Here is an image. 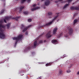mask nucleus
Here are the masks:
<instances>
[{
  "mask_svg": "<svg viewBox=\"0 0 79 79\" xmlns=\"http://www.w3.org/2000/svg\"><path fill=\"white\" fill-rule=\"evenodd\" d=\"M50 65H51V63H48L46 64V66H50Z\"/></svg>",
  "mask_w": 79,
  "mask_h": 79,
  "instance_id": "2eb2a0df",
  "label": "nucleus"
},
{
  "mask_svg": "<svg viewBox=\"0 0 79 79\" xmlns=\"http://www.w3.org/2000/svg\"><path fill=\"white\" fill-rule=\"evenodd\" d=\"M77 74H79V71L77 73Z\"/></svg>",
  "mask_w": 79,
  "mask_h": 79,
  "instance_id": "c756f323",
  "label": "nucleus"
},
{
  "mask_svg": "<svg viewBox=\"0 0 79 79\" xmlns=\"http://www.w3.org/2000/svg\"><path fill=\"white\" fill-rule=\"evenodd\" d=\"M38 43H37V40H36L34 43V46H33V48H35L36 47V46L38 44Z\"/></svg>",
  "mask_w": 79,
  "mask_h": 79,
  "instance_id": "1a4fd4ad",
  "label": "nucleus"
},
{
  "mask_svg": "<svg viewBox=\"0 0 79 79\" xmlns=\"http://www.w3.org/2000/svg\"><path fill=\"white\" fill-rule=\"evenodd\" d=\"M31 25H29L28 27H25L24 25H21V28L23 30V32H25V31H26V30H27L29 27H31Z\"/></svg>",
  "mask_w": 79,
  "mask_h": 79,
  "instance_id": "20e7f679",
  "label": "nucleus"
},
{
  "mask_svg": "<svg viewBox=\"0 0 79 79\" xmlns=\"http://www.w3.org/2000/svg\"><path fill=\"white\" fill-rule=\"evenodd\" d=\"M42 1H45V5H48L49 4H50V1H49V0H41Z\"/></svg>",
  "mask_w": 79,
  "mask_h": 79,
  "instance_id": "0eeeda50",
  "label": "nucleus"
},
{
  "mask_svg": "<svg viewBox=\"0 0 79 79\" xmlns=\"http://www.w3.org/2000/svg\"><path fill=\"white\" fill-rule=\"evenodd\" d=\"M10 18H11L9 17H6L4 19V22H5V23H6V21H8L9 20V19H10Z\"/></svg>",
  "mask_w": 79,
  "mask_h": 79,
  "instance_id": "9d476101",
  "label": "nucleus"
},
{
  "mask_svg": "<svg viewBox=\"0 0 79 79\" xmlns=\"http://www.w3.org/2000/svg\"><path fill=\"white\" fill-rule=\"evenodd\" d=\"M77 23V19L75 20L74 21V23H73L74 25V24H75L76 23Z\"/></svg>",
  "mask_w": 79,
  "mask_h": 79,
  "instance_id": "4468645a",
  "label": "nucleus"
},
{
  "mask_svg": "<svg viewBox=\"0 0 79 79\" xmlns=\"http://www.w3.org/2000/svg\"><path fill=\"white\" fill-rule=\"evenodd\" d=\"M4 12V10H3L1 11V12H0V15H2V13H3V12Z\"/></svg>",
  "mask_w": 79,
  "mask_h": 79,
  "instance_id": "4be33fe9",
  "label": "nucleus"
},
{
  "mask_svg": "<svg viewBox=\"0 0 79 79\" xmlns=\"http://www.w3.org/2000/svg\"><path fill=\"white\" fill-rule=\"evenodd\" d=\"M52 43L54 44H58V41L56 40H53L52 41Z\"/></svg>",
  "mask_w": 79,
  "mask_h": 79,
  "instance_id": "f8f14e48",
  "label": "nucleus"
},
{
  "mask_svg": "<svg viewBox=\"0 0 79 79\" xmlns=\"http://www.w3.org/2000/svg\"><path fill=\"white\" fill-rule=\"evenodd\" d=\"M19 17H17L16 18H15V19H16L17 21H18V18H19Z\"/></svg>",
  "mask_w": 79,
  "mask_h": 79,
  "instance_id": "393cba45",
  "label": "nucleus"
},
{
  "mask_svg": "<svg viewBox=\"0 0 79 79\" xmlns=\"http://www.w3.org/2000/svg\"><path fill=\"white\" fill-rule=\"evenodd\" d=\"M27 34H28L27 32H26V33H25V34H26V35H27Z\"/></svg>",
  "mask_w": 79,
  "mask_h": 79,
  "instance_id": "c85d7f7f",
  "label": "nucleus"
},
{
  "mask_svg": "<svg viewBox=\"0 0 79 79\" xmlns=\"http://www.w3.org/2000/svg\"><path fill=\"white\" fill-rule=\"evenodd\" d=\"M56 14H57V15H58V14H59V13H57Z\"/></svg>",
  "mask_w": 79,
  "mask_h": 79,
  "instance_id": "2f4dec72",
  "label": "nucleus"
},
{
  "mask_svg": "<svg viewBox=\"0 0 79 79\" xmlns=\"http://www.w3.org/2000/svg\"><path fill=\"white\" fill-rule=\"evenodd\" d=\"M28 22H31V21H32V19H29L28 20Z\"/></svg>",
  "mask_w": 79,
  "mask_h": 79,
  "instance_id": "a878e982",
  "label": "nucleus"
},
{
  "mask_svg": "<svg viewBox=\"0 0 79 79\" xmlns=\"http://www.w3.org/2000/svg\"><path fill=\"white\" fill-rule=\"evenodd\" d=\"M23 35H19L17 38L14 37L12 38V39L13 40H16V42L15 43V44H16V42L18 41V40H19L20 39H21L22 38H23Z\"/></svg>",
  "mask_w": 79,
  "mask_h": 79,
  "instance_id": "7ed1b4c3",
  "label": "nucleus"
},
{
  "mask_svg": "<svg viewBox=\"0 0 79 79\" xmlns=\"http://www.w3.org/2000/svg\"><path fill=\"white\" fill-rule=\"evenodd\" d=\"M18 8L16 9L15 10V11H16V10H18Z\"/></svg>",
  "mask_w": 79,
  "mask_h": 79,
  "instance_id": "cd10ccee",
  "label": "nucleus"
},
{
  "mask_svg": "<svg viewBox=\"0 0 79 79\" xmlns=\"http://www.w3.org/2000/svg\"><path fill=\"white\" fill-rule=\"evenodd\" d=\"M31 48H28V49H30Z\"/></svg>",
  "mask_w": 79,
  "mask_h": 79,
  "instance_id": "473e14b6",
  "label": "nucleus"
},
{
  "mask_svg": "<svg viewBox=\"0 0 79 79\" xmlns=\"http://www.w3.org/2000/svg\"><path fill=\"white\" fill-rule=\"evenodd\" d=\"M43 41H42V40H40L39 41V44H42V43H43Z\"/></svg>",
  "mask_w": 79,
  "mask_h": 79,
  "instance_id": "6ab92c4d",
  "label": "nucleus"
},
{
  "mask_svg": "<svg viewBox=\"0 0 79 79\" xmlns=\"http://www.w3.org/2000/svg\"><path fill=\"white\" fill-rule=\"evenodd\" d=\"M51 31H50L49 32H48V33L46 35V37L47 38H49V37H50L52 36L51 35V33L50 32Z\"/></svg>",
  "mask_w": 79,
  "mask_h": 79,
  "instance_id": "9b49d317",
  "label": "nucleus"
},
{
  "mask_svg": "<svg viewBox=\"0 0 79 79\" xmlns=\"http://www.w3.org/2000/svg\"><path fill=\"white\" fill-rule=\"evenodd\" d=\"M63 73L62 72V70H60L59 71V73L60 74H62Z\"/></svg>",
  "mask_w": 79,
  "mask_h": 79,
  "instance_id": "a211bd4d",
  "label": "nucleus"
},
{
  "mask_svg": "<svg viewBox=\"0 0 79 79\" xmlns=\"http://www.w3.org/2000/svg\"><path fill=\"white\" fill-rule=\"evenodd\" d=\"M3 21L2 20L0 21V37L1 39H5L6 37L5 36V35L4 34V30L2 29H5V27H7V29H9L10 24H9L6 26V25L4 26H3Z\"/></svg>",
  "mask_w": 79,
  "mask_h": 79,
  "instance_id": "f257e3e1",
  "label": "nucleus"
},
{
  "mask_svg": "<svg viewBox=\"0 0 79 79\" xmlns=\"http://www.w3.org/2000/svg\"><path fill=\"white\" fill-rule=\"evenodd\" d=\"M57 17H58V15H57L56 16L54 17L53 18L52 20V21L49 22V23L46 24V26H50V24H52V23H53V21H55V20L56 19V18H57Z\"/></svg>",
  "mask_w": 79,
  "mask_h": 79,
  "instance_id": "39448f33",
  "label": "nucleus"
},
{
  "mask_svg": "<svg viewBox=\"0 0 79 79\" xmlns=\"http://www.w3.org/2000/svg\"><path fill=\"white\" fill-rule=\"evenodd\" d=\"M68 5H69V4H67L65 5V6H64V7H63V8H66V7H67V6H68Z\"/></svg>",
  "mask_w": 79,
  "mask_h": 79,
  "instance_id": "dca6fc26",
  "label": "nucleus"
},
{
  "mask_svg": "<svg viewBox=\"0 0 79 79\" xmlns=\"http://www.w3.org/2000/svg\"><path fill=\"white\" fill-rule=\"evenodd\" d=\"M60 37V36H57V37H58V38Z\"/></svg>",
  "mask_w": 79,
  "mask_h": 79,
  "instance_id": "7c9ffc66",
  "label": "nucleus"
},
{
  "mask_svg": "<svg viewBox=\"0 0 79 79\" xmlns=\"http://www.w3.org/2000/svg\"><path fill=\"white\" fill-rule=\"evenodd\" d=\"M24 8V6H21L20 8V10H19V13H20V11H22L23 9Z\"/></svg>",
  "mask_w": 79,
  "mask_h": 79,
  "instance_id": "ddd939ff",
  "label": "nucleus"
},
{
  "mask_svg": "<svg viewBox=\"0 0 79 79\" xmlns=\"http://www.w3.org/2000/svg\"><path fill=\"white\" fill-rule=\"evenodd\" d=\"M36 4H34L33 5V8L31 9V11H34V10H37V9H39V7H36L35 6H36Z\"/></svg>",
  "mask_w": 79,
  "mask_h": 79,
  "instance_id": "423d86ee",
  "label": "nucleus"
},
{
  "mask_svg": "<svg viewBox=\"0 0 79 79\" xmlns=\"http://www.w3.org/2000/svg\"><path fill=\"white\" fill-rule=\"evenodd\" d=\"M23 13L25 15H27V14H28V12H23Z\"/></svg>",
  "mask_w": 79,
  "mask_h": 79,
  "instance_id": "b1692460",
  "label": "nucleus"
},
{
  "mask_svg": "<svg viewBox=\"0 0 79 79\" xmlns=\"http://www.w3.org/2000/svg\"><path fill=\"white\" fill-rule=\"evenodd\" d=\"M63 0H58V1H55L56 3H57L58 2H61Z\"/></svg>",
  "mask_w": 79,
  "mask_h": 79,
  "instance_id": "5701e85b",
  "label": "nucleus"
},
{
  "mask_svg": "<svg viewBox=\"0 0 79 79\" xmlns=\"http://www.w3.org/2000/svg\"><path fill=\"white\" fill-rule=\"evenodd\" d=\"M66 31L68 32V34L70 35H71L73 33V29L71 28V27L69 26L67 27V28L66 30Z\"/></svg>",
  "mask_w": 79,
  "mask_h": 79,
  "instance_id": "f03ea898",
  "label": "nucleus"
},
{
  "mask_svg": "<svg viewBox=\"0 0 79 79\" xmlns=\"http://www.w3.org/2000/svg\"><path fill=\"white\" fill-rule=\"evenodd\" d=\"M61 35H60L59 36H60V37L61 36Z\"/></svg>",
  "mask_w": 79,
  "mask_h": 79,
  "instance_id": "72a5a7b5",
  "label": "nucleus"
},
{
  "mask_svg": "<svg viewBox=\"0 0 79 79\" xmlns=\"http://www.w3.org/2000/svg\"><path fill=\"white\" fill-rule=\"evenodd\" d=\"M71 71L69 70H67V73H71Z\"/></svg>",
  "mask_w": 79,
  "mask_h": 79,
  "instance_id": "aec40b11",
  "label": "nucleus"
},
{
  "mask_svg": "<svg viewBox=\"0 0 79 79\" xmlns=\"http://www.w3.org/2000/svg\"><path fill=\"white\" fill-rule=\"evenodd\" d=\"M68 35H65V37H68Z\"/></svg>",
  "mask_w": 79,
  "mask_h": 79,
  "instance_id": "bb28decb",
  "label": "nucleus"
},
{
  "mask_svg": "<svg viewBox=\"0 0 79 79\" xmlns=\"http://www.w3.org/2000/svg\"><path fill=\"white\" fill-rule=\"evenodd\" d=\"M52 15V13L51 12H49L48 13V16H51Z\"/></svg>",
  "mask_w": 79,
  "mask_h": 79,
  "instance_id": "f3484780",
  "label": "nucleus"
},
{
  "mask_svg": "<svg viewBox=\"0 0 79 79\" xmlns=\"http://www.w3.org/2000/svg\"><path fill=\"white\" fill-rule=\"evenodd\" d=\"M57 29H58L57 27H56L54 29L53 32V35H55L56 34V32H57Z\"/></svg>",
  "mask_w": 79,
  "mask_h": 79,
  "instance_id": "6e6552de",
  "label": "nucleus"
},
{
  "mask_svg": "<svg viewBox=\"0 0 79 79\" xmlns=\"http://www.w3.org/2000/svg\"><path fill=\"white\" fill-rule=\"evenodd\" d=\"M71 1H72V0H68V1H67V2L69 3L70 2H71Z\"/></svg>",
  "mask_w": 79,
  "mask_h": 79,
  "instance_id": "412c9836",
  "label": "nucleus"
}]
</instances>
